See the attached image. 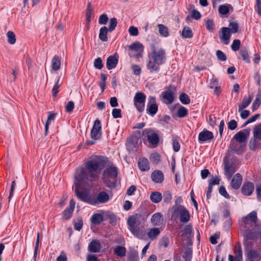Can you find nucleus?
Returning a JSON list of instances; mask_svg holds the SVG:
<instances>
[{
  "instance_id": "cd10ccee",
  "label": "nucleus",
  "mask_w": 261,
  "mask_h": 261,
  "mask_svg": "<svg viewBox=\"0 0 261 261\" xmlns=\"http://www.w3.org/2000/svg\"><path fill=\"white\" fill-rule=\"evenodd\" d=\"M253 98V94L250 95L248 97L244 98L242 103L239 105L238 111H242L247 108L251 103Z\"/></svg>"
},
{
  "instance_id": "f3484780",
  "label": "nucleus",
  "mask_w": 261,
  "mask_h": 261,
  "mask_svg": "<svg viewBox=\"0 0 261 261\" xmlns=\"http://www.w3.org/2000/svg\"><path fill=\"white\" fill-rule=\"evenodd\" d=\"M250 132L249 130L245 129L242 131L237 133L233 137L237 141L241 143L246 142V140L249 136Z\"/></svg>"
},
{
  "instance_id": "e433bc0d",
  "label": "nucleus",
  "mask_w": 261,
  "mask_h": 261,
  "mask_svg": "<svg viewBox=\"0 0 261 261\" xmlns=\"http://www.w3.org/2000/svg\"><path fill=\"white\" fill-rule=\"evenodd\" d=\"M102 215L99 214H94L91 217V222L94 224H99L103 221Z\"/></svg>"
},
{
  "instance_id": "37998d69",
  "label": "nucleus",
  "mask_w": 261,
  "mask_h": 261,
  "mask_svg": "<svg viewBox=\"0 0 261 261\" xmlns=\"http://www.w3.org/2000/svg\"><path fill=\"white\" fill-rule=\"evenodd\" d=\"M261 104V96L257 95L255 99L253 101L252 106V110L253 111L256 110Z\"/></svg>"
},
{
  "instance_id": "052dcab7",
  "label": "nucleus",
  "mask_w": 261,
  "mask_h": 261,
  "mask_svg": "<svg viewBox=\"0 0 261 261\" xmlns=\"http://www.w3.org/2000/svg\"><path fill=\"white\" fill-rule=\"evenodd\" d=\"M216 56L218 59L222 61H225L226 60V55L221 50H217L216 52Z\"/></svg>"
},
{
  "instance_id": "69168bd1",
  "label": "nucleus",
  "mask_w": 261,
  "mask_h": 261,
  "mask_svg": "<svg viewBox=\"0 0 261 261\" xmlns=\"http://www.w3.org/2000/svg\"><path fill=\"white\" fill-rule=\"evenodd\" d=\"M219 193L220 194L224 196L225 198L229 199L230 198V196L229 194L227 193V191L225 190V188L223 186H221L219 188Z\"/></svg>"
},
{
  "instance_id": "ddd939ff",
  "label": "nucleus",
  "mask_w": 261,
  "mask_h": 261,
  "mask_svg": "<svg viewBox=\"0 0 261 261\" xmlns=\"http://www.w3.org/2000/svg\"><path fill=\"white\" fill-rule=\"evenodd\" d=\"M175 92V87L170 85L168 87L167 91L163 92L162 96L164 99L166 100L165 102L166 103H171L173 101V94Z\"/></svg>"
},
{
  "instance_id": "c03bdc74",
  "label": "nucleus",
  "mask_w": 261,
  "mask_h": 261,
  "mask_svg": "<svg viewBox=\"0 0 261 261\" xmlns=\"http://www.w3.org/2000/svg\"><path fill=\"white\" fill-rule=\"evenodd\" d=\"M179 99L180 102L184 105H188L190 102V99L189 96L185 93H182L180 94Z\"/></svg>"
},
{
  "instance_id": "dca6fc26",
  "label": "nucleus",
  "mask_w": 261,
  "mask_h": 261,
  "mask_svg": "<svg viewBox=\"0 0 261 261\" xmlns=\"http://www.w3.org/2000/svg\"><path fill=\"white\" fill-rule=\"evenodd\" d=\"M143 134L146 135L149 143L152 145H156L159 141L158 135L151 129H145L143 131Z\"/></svg>"
},
{
  "instance_id": "a19ab883",
  "label": "nucleus",
  "mask_w": 261,
  "mask_h": 261,
  "mask_svg": "<svg viewBox=\"0 0 261 261\" xmlns=\"http://www.w3.org/2000/svg\"><path fill=\"white\" fill-rule=\"evenodd\" d=\"M240 54L241 56H242L243 60L245 62H246L247 63H250V59H249L248 52L247 49L246 47L242 48L240 50Z\"/></svg>"
},
{
  "instance_id": "c756f323",
  "label": "nucleus",
  "mask_w": 261,
  "mask_h": 261,
  "mask_svg": "<svg viewBox=\"0 0 261 261\" xmlns=\"http://www.w3.org/2000/svg\"><path fill=\"white\" fill-rule=\"evenodd\" d=\"M139 169L142 171H147L149 169V164L146 159H140L138 163Z\"/></svg>"
},
{
  "instance_id": "6e6d98bb",
  "label": "nucleus",
  "mask_w": 261,
  "mask_h": 261,
  "mask_svg": "<svg viewBox=\"0 0 261 261\" xmlns=\"http://www.w3.org/2000/svg\"><path fill=\"white\" fill-rule=\"evenodd\" d=\"M108 17L105 14L100 16L98 20L99 23L100 24H106L108 21Z\"/></svg>"
},
{
  "instance_id": "9b49d317",
  "label": "nucleus",
  "mask_w": 261,
  "mask_h": 261,
  "mask_svg": "<svg viewBox=\"0 0 261 261\" xmlns=\"http://www.w3.org/2000/svg\"><path fill=\"white\" fill-rule=\"evenodd\" d=\"M132 53H130L131 57H134L139 58L141 57V54L143 50V46L142 44L139 42H135L128 46Z\"/></svg>"
},
{
  "instance_id": "412c9836",
  "label": "nucleus",
  "mask_w": 261,
  "mask_h": 261,
  "mask_svg": "<svg viewBox=\"0 0 261 261\" xmlns=\"http://www.w3.org/2000/svg\"><path fill=\"white\" fill-rule=\"evenodd\" d=\"M152 181L155 183H161L164 179V175L160 170L154 171L151 175Z\"/></svg>"
},
{
  "instance_id": "4be33fe9",
  "label": "nucleus",
  "mask_w": 261,
  "mask_h": 261,
  "mask_svg": "<svg viewBox=\"0 0 261 261\" xmlns=\"http://www.w3.org/2000/svg\"><path fill=\"white\" fill-rule=\"evenodd\" d=\"M242 182V177L239 173L236 174L231 180V186L234 189L240 188Z\"/></svg>"
},
{
  "instance_id": "c9c22d12",
  "label": "nucleus",
  "mask_w": 261,
  "mask_h": 261,
  "mask_svg": "<svg viewBox=\"0 0 261 261\" xmlns=\"http://www.w3.org/2000/svg\"><path fill=\"white\" fill-rule=\"evenodd\" d=\"M114 253L118 256L123 257L126 255V250L123 246H118L114 249Z\"/></svg>"
},
{
  "instance_id": "5fc2aeb1",
  "label": "nucleus",
  "mask_w": 261,
  "mask_h": 261,
  "mask_svg": "<svg viewBox=\"0 0 261 261\" xmlns=\"http://www.w3.org/2000/svg\"><path fill=\"white\" fill-rule=\"evenodd\" d=\"M241 45L240 40L239 39H235L233 40L231 44V48L233 51H237L239 50Z\"/></svg>"
},
{
  "instance_id": "f03ea898",
  "label": "nucleus",
  "mask_w": 261,
  "mask_h": 261,
  "mask_svg": "<svg viewBox=\"0 0 261 261\" xmlns=\"http://www.w3.org/2000/svg\"><path fill=\"white\" fill-rule=\"evenodd\" d=\"M151 57L153 60H149L147 63V67L151 72L158 71L160 65L164 64L166 59L165 49L157 44H152L150 47Z\"/></svg>"
},
{
  "instance_id": "8fccbe9b",
  "label": "nucleus",
  "mask_w": 261,
  "mask_h": 261,
  "mask_svg": "<svg viewBox=\"0 0 261 261\" xmlns=\"http://www.w3.org/2000/svg\"><path fill=\"white\" fill-rule=\"evenodd\" d=\"M188 114V110L186 108L183 107L179 108L177 112L178 117L180 118L185 117Z\"/></svg>"
},
{
  "instance_id": "1a4fd4ad",
  "label": "nucleus",
  "mask_w": 261,
  "mask_h": 261,
  "mask_svg": "<svg viewBox=\"0 0 261 261\" xmlns=\"http://www.w3.org/2000/svg\"><path fill=\"white\" fill-rule=\"evenodd\" d=\"M181 253L175 252L174 254V261H191L192 256V250L190 248H186L184 250L182 258L180 255Z\"/></svg>"
},
{
  "instance_id": "6ab92c4d",
  "label": "nucleus",
  "mask_w": 261,
  "mask_h": 261,
  "mask_svg": "<svg viewBox=\"0 0 261 261\" xmlns=\"http://www.w3.org/2000/svg\"><path fill=\"white\" fill-rule=\"evenodd\" d=\"M101 244L99 241L96 240H92L89 244L88 250L91 252L98 253L101 250Z\"/></svg>"
},
{
  "instance_id": "e2e57ef3",
  "label": "nucleus",
  "mask_w": 261,
  "mask_h": 261,
  "mask_svg": "<svg viewBox=\"0 0 261 261\" xmlns=\"http://www.w3.org/2000/svg\"><path fill=\"white\" fill-rule=\"evenodd\" d=\"M237 126V122L234 120H231L228 123V127L230 130H234Z\"/></svg>"
},
{
  "instance_id": "bb28decb",
  "label": "nucleus",
  "mask_w": 261,
  "mask_h": 261,
  "mask_svg": "<svg viewBox=\"0 0 261 261\" xmlns=\"http://www.w3.org/2000/svg\"><path fill=\"white\" fill-rule=\"evenodd\" d=\"M213 134L208 130H204L201 132L198 136V140L201 142L206 141L213 138Z\"/></svg>"
},
{
  "instance_id": "4468645a",
  "label": "nucleus",
  "mask_w": 261,
  "mask_h": 261,
  "mask_svg": "<svg viewBox=\"0 0 261 261\" xmlns=\"http://www.w3.org/2000/svg\"><path fill=\"white\" fill-rule=\"evenodd\" d=\"M101 129L100 121L98 119H97L95 121L91 131V138L95 140L98 139L101 136Z\"/></svg>"
},
{
  "instance_id": "4d7b16f0",
  "label": "nucleus",
  "mask_w": 261,
  "mask_h": 261,
  "mask_svg": "<svg viewBox=\"0 0 261 261\" xmlns=\"http://www.w3.org/2000/svg\"><path fill=\"white\" fill-rule=\"evenodd\" d=\"M218 86H219L218 81L215 77H214V75H213L212 79L210 80V87L211 89H213L215 87H216Z\"/></svg>"
},
{
  "instance_id": "5701e85b",
  "label": "nucleus",
  "mask_w": 261,
  "mask_h": 261,
  "mask_svg": "<svg viewBox=\"0 0 261 261\" xmlns=\"http://www.w3.org/2000/svg\"><path fill=\"white\" fill-rule=\"evenodd\" d=\"M254 189L253 184L251 182H247L243 184L242 187V193L246 196L252 194Z\"/></svg>"
},
{
  "instance_id": "473e14b6",
  "label": "nucleus",
  "mask_w": 261,
  "mask_h": 261,
  "mask_svg": "<svg viewBox=\"0 0 261 261\" xmlns=\"http://www.w3.org/2000/svg\"><path fill=\"white\" fill-rule=\"evenodd\" d=\"M108 31H109L106 27H103L100 28L99 33V38L101 41L103 42L108 41L107 34Z\"/></svg>"
},
{
  "instance_id": "13d9d810",
  "label": "nucleus",
  "mask_w": 261,
  "mask_h": 261,
  "mask_svg": "<svg viewBox=\"0 0 261 261\" xmlns=\"http://www.w3.org/2000/svg\"><path fill=\"white\" fill-rule=\"evenodd\" d=\"M150 160H151V161L155 163V164H157L160 161V155L157 153H152L151 155V156H150Z\"/></svg>"
},
{
  "instance_id": "f257e3e1",
  "label": "nucleus",
  "mask_w": 261,
  "mask_h": 261,
  "mask_svg": "<svg viewBox=\"0 0 261 261\" xmlns=\"http://www.w3.org/2000/svg\"><path fill=\"white\" fill-rule=\"evenodd\" d=\"M105 164V161L97 156L87 161L84 167L76 169L74 184L76 186H80L82 181L88 184L91 178L97 177Z\"/></svg>"
},
{
  "instance_id": "423d86ee",
  "label": "nucleus",
  "mask_w": 261,
  "mask_h": 261,
  "mask_svg": "<svg viewBox=\"0 0 261 261\" xmlns=\"http://www.w3.org/2000/svg\"><path fill=\"white\" fill-rule=\"evenodd\" d=\"M85 181H82L80 186H76L75 192L77 197L82 201L92 205L93 197L90 196L87 192L85 191H80L79 188L85 187V185H87ZM75 185H76L75 184Z\"/></svg>"
},
{
  "instance_id": "20e7f679",
  "label": "nucleus",
  "mask_w": 261,
  "mask_h": 261,
  "mask_svg": "<svg viewBox=\"0 0 261 261\" xmlns=\"http://www.w3.org/2000/svg\"><path fill=\"white\" fill-rule=\"evenodd\" d=\"M117 175V168L115 166H110L104 170L102 179L108 188L111 189L115 188L116 183L114 180Z\"/></svg>"
},
{
  "instance_id": "f704fd0d",
  "label": "nucleus",
  "mask_w": 261,
  "mask_h": 261,
  "mask_svg": "<svg viewBox=\"0 0 261 261\" xmlns=\"http://www.w3.org/2000/svg\"><path fill=\"white\" fill-rule=\"evenodd\" d=\"M53 69L57 71L60 68L61 61L59 57L55 56L51 60Z\"/></svg>"
},
{
  "instance_id": "a211bd4d",
  "label": "nucleus",
  "mask_w": 261,
  "mask_h": 261,
  "mask_svg": "<svg viewBox=\"0 0 261 261\" xmlns=\"http://www.w3.org/2000/svg\"><path fill=\"white\" fill-rule=\"evenodd\" d=\"M225 174L229 179L236 171L235 166L232 164H229L227 160H224Z\"/></svg>"
},
{
  "instance_id": "79ce46f5",
  "label": "nucleus",
  "mask_w": 261,
  "mask_h": 261,
  "mask_svg": "<svg viewBox=\"0 0 261 261\" xmlns=\"http://www.w3.org/2000/svg\"><path fill=\"white\" fill-rule=\"evenodd\" d=\"M7 37L8 38L7 41L10 44H14L16 41V38L14 33L11 31H9L7 33Z\"/></svg>"
},
{
  "instance_id": "0eeeda50",
  "label": "nucleus",
  "mask_w": 261,
  "mask_h": 261,
  "mask_svg": "<svg viewBox=\"0 0 261 261\" xmlns=\"http://www.w3.org/2000/svg\"><path fill=\"white\" fill-rule=\"evenodd\" d=\"M253 133V139L250 141L249 145L250 148L252 150L255 149L260 145L258 141L261 140V124L254 128Z\"/></svg>"
},
{
  "instance_id": "774afa93",
  "label": "nucleus",
  "mask_w": 261,
  "mask_h": 261,
  "mask_svg": "<svg viewBox=\"0 0 261 261\" xmlns=\"http://www.w3.org/2000/svg\"><path fill=\"white\" fill-rule=\"evenodd\" d=\"M220 234L219 232L216 233L214 236L210 237V240L212 244H216L217 243V239L220 238Z\"/></svg>"
},
{
  "instance_id": "4c0bfd02",
  "label": "nucleus",
  "mask_w": 261,
  "mask_h": 261,
  "mask_svg": "<svg viewBox=\"0 0 261 261\" xmlns=\"http://www.w3.org/2000/svg\"><path fill=\"white\" fill-rule=\"evenodd\" d=\"M93 9L91 3H88L86 10V20L91 21V17L93 16Z\"/></svg>"
},
{
  "instance_id": "2eb2a0df",
  "label": "nucleus",
  "mask_w": 261,
  "mask_h": 261,
  "mask_svg": "<svg viewBox=\"0 0 261 261\" xmlns=\"http://www.w3.org/2000/svg\"><path fill=\"white\" fill-rule=\"evenodd\" d=\"M234 257L232 255H228L229 261H242V250L241 245L238 243L234 248Z\"/></svg>"
},
{
  "instance_id": "ea45409f",
  "label": "nucleus",
  "mask_w": 261,
  "mask_h": 261,
  "mask_svg": "<svg viewBox=\"0 0 261 261\" xmlns=\"http://www.w3.org/2000/svg\"><path fill=\"white\" fill-rule=\"evenodd\" d=\"M160 34L165 37L169 35L168 29L167 27L162 24H159L158 25Z\"/></svg>"
},
{
  "instance_id": "58836bf2",
  "label": "nucleus",
  "mask_w": 261,
  "mask_h": 261,
  "mask_svg": "<svg viewBox=\"0 0 261 261\" xmlns=\"http://www.w3.org/2000/svg\"><path fill=\"white\" fill-rule=\"evenodd\" d=\"M181 36L184 38H191L193 37V32L189 27H186L181 32Z\"/></svg>"
},
{
  "instance_id": "680f3d73",
  "label": "nucleus",
  "mask_w": 261,
  "mask_h": 261,
  "mask_svg": "<svg viewBox=\"0 0 261 261\" xmlns=\"http://www.w3.org/2000/svg\"><path fill=\"white\" fill-rule=\"evenodd\" d=\"M128 32L129 34L133 36H136L138 35L139 33L137 28L134 26H131L129 28Z\"/></svg>"
},
{
  "instance_id": "864d4df0",
  "label": "nucleus",
  "mask_w": 261,
  "mask_h": 261,
  "mask_svg": "<svg viewBox=\"0 0 261 261\" xmlns=\"http://www.w3.org/2000/svg\"><path fill=\"white\" fill-rule=\"evenodd\" d=\"M94 66L95 68L98 69H101L102 68L103 65L102 64V60L100 58L96 59L94 62Z\"/></svg>"
},
{
  "instance_id": "39448f33",
  "label": "nucleus",
  "mask_w": 261,
  "mask_h": 261,
  "mask_svg": "<svg viewBox=\"0 0 261 261\" xmlns=\"http://www.w3.org/2000/svg\"><path fill=\"white\" fill-rule=\"evenodd\" d=\"M172 217H179L180 221L183 223H187L190 219V213L181 205H174L172 208Z\"/></svg>"
},
{
  "instance_id": "72a5a7b5",
  "label": "nucleus",
  "mask_w": 261,
  "mask_h": 261,
  "mask_svg": "<svg viewBox=\"0 0 261 261\" xmlns=\"http://www.w3.org/2000/svg\"><path fill=\"white\" fill-rule=\"evenodd\" d=\"M232 10L233 8L232 6L229 4H225V5H220L218 9V11L220 14L222 15H226L229 12V10Z\"/></svg>"
},
{
  "instance_id": "de8ad7c7",
  "label": "nucleus",
  "mask_w": 261,
  "mask_h": 261,
  "mask_svg": "<svg viewBox=\"0 0 261 261\" xmlns=\"http://www.w3.org/2000/svg\"><path fill=\"white\" fill-rule=\"evenodd\" d=\"M60 77H59L58 78V79H57V82H56V84L55 85V86L53 88L52 94H53V97H56L57 96V93L59 92V87H60V86L61 85V83H60Z\"/></svg>"
},
{
  "instance_id": "a18cd8bd",
  "label": "nucleus",
  "mask_w": 261,
  "mask_h": 261,
  "mask_svg": "<svg viewBox=\"0 0 261 261\" xmlns=\"http://www.w3.org/2000/svg\"><path fill=\"white\" fill-rule=\"evenodd\" d=\"M117 24V20L116 18H112L110 19L108 30L110 32L113 31Z\"/></svg>"
},
{
  "instance_id": "7c9ffc66",
  "label": "nucleus",
  "mask_w": 261,
  "mask_h": 261,
  "mask_svg": "<svg viewBox=\"0 0 261 261\" xmlns=\"http://www.w3.org/2000/svg\"><path fill=\"white\" fill-rule=\"evenodd\" d=\"M162 194L159 192H153L150 195L151 201L154 203L160 202L162 200Z\"/></svg>"
},
{
  "instance_id": "393cba45",
  "label": "nucleus",
  "mask_w": 261,
  "mask_h": 261,
  "mask_svg": "<svg viewBox=\"0 0 261 261\" xmlns=\"http://www.w3.org/2000/svg\"><path fill=\"white\" fill-rule=\"evenodd\" d=\"M230 38V30L228 28L222 29V35L220 37L221 40L226 45L229 43Z\"/></svg>"
},
{
  "instance_id": "3c124183",
  "label": "nucleus",
  "mask_w": 261,
  "mask_h": 261,
  "mask_svg": "<svg viewBox=\"0 0 261 261\" xmlns=\"http://www.w3.org/2000/svg\"><path fill=\"white\" fill-rule=\"evenodd\" d=\"M163 200L164 202L168 203L172 199V194L169 191H166L163 194Z\"/></svg>"
},
{
  "instance_id": "6e6552de",
  "label": "nucleus",
  "mask_w": 261,
  "mask_h": 261,
  "mask_svg": "<svg viewBox=\"0 0 261 261\" xmlns=\"http://www.w3.org/2000/svg\"><path fill=\"white\" fill-rule=\"evenodd\" d=\"M145 100L146 96L144 93L142 92L136 93L134 98V104L139 112H142L144 111Z\"/></svg>"
},
{
  "instance_id": "a878e982",
  "label": "nucleus",
  "mask_w": 261,
  "mask_h": 261,
  "mask_svg": "<svg viewBox=\"0 0 261 261\" xmlns=\"http://www.w3.org/2000/svg\"><path fill=\"white\" fill-rule=\"evenodd\" d=\"M118 62V57L116 56H109L107 60V67L109 70L114 68Z\"/></svg>"
},
{
  "instance_id": "09e8293b",
  "label": "nucleus",
  "mask_w": 261,
  "mask_h": 261,
  "mask_svg": "<svg viewBox=\"0 0 261 261\" xmlns=\"http://www.w3.org/2000/svg\"><path fill=\"white\" fill-rule=\"evenodd\" d=\"M245 220H249L252 222L255 223L257 220V214L255 211H253L249 213L247 216L245 218Z\"/></svg>"
},
{
  "instance_id": "0e129e2a",
  "label": "nucleus",
  "mask_w": 261,
  "mask_h": 261,
  "mask_svg": "<svg viewBox=\"0 0 261 261\" xmlns=\"http://www.w3.org/2000/svg\"><path fill=\"white\" fill-rule=\"evenodd\" d=\"M74 103L72 101H68L65 106L66 111L70 113L72 112L74 109Z\"/></svg>"
},
{
  "instance_id": "aec40b11",
  "label": "nucleus",
  "mask_w": 261,
  "mask_h": 261,
  "mask_svg": "<svg viewBox=\"0 0 261 261\" xmlns=\"http://www.w3.org/2000/svg\"><path fill=\"white\" fill-rule=\"evenodd\" d=\"M75 204V203L74 200L73 199H71L70 201V203H69V208L68 209H66L63 212V219L67 220V219H69L71 217L72 214L74 209Z\"/></svg>"
},
{
  "instance_id": "f8f14e48",
  "label": "nucleus",
  "mask_w": 261,
  "mask_h": 261,
  "mask_svg": "<svg viewBox=\"0 0 261 261\" xmlns=\"http://www.w3.org/2000/svg\"><path fill=\"white\" fill-rule=\"evenodd\" d=\"M158 110V106L156 102L155 97L149 96L146 109L147 113L151 116H154Z\"/></svg>"
},
{
  "instance_id": "338daca9",
  "label": "nucleus",
  "mask_w": 261,
  "mask_h": 261,
  "mask_svg": "<svg viewBox=\"0 0 261 261\" xmlns=\"http://www.w3.org/2000/svg\"><path fill=\"white\" fill-rule=\"evenodd\" d=\"M83 225L82 220L81 219H79L77 222L74 223V227L76 230L79 231L82 229Z\"/></svg>"
},
{
  "instance_id": "603ef678",
  "label": "nucleus",
  "mask_w": 261,
  "mask_h": 261,
  "mask_svg": "<svg viewBox=\"0 0 261 261\" xmlns=\"http://www.w3.org/2000/svg\"><path fill=\"white\" fill-rule=\"evenodd\" d=\"M229 28L230 30V32L232 33H236L238 32L239 25L236 22H231L229 23Z\"/></svg>"
},
{
  "instance_id": "9d476101",
  "label": "nucleus",
  "mask_w": 261,
  "mask_h": 261,
  "mask_svg": "<svg viewBox=\"0 0 261 261\" xmlns=\"http://www.w3.org/2000/svg\"><path fill=\"white\" fill-rule=\"evenodd\" d=\"M110 199V196L108 193L105 191L100 192L96 195V198L93 197L92 205H96L99 204H103L107 203Z\"/></svg>"
},
{
  "instance_id": "bf43d9fd",
  "label": "nucleus",
  "mask_w": 261,
  "mask_h": 261,
  "mask_svg": "<svg viewBox=\"0 0 261 261\" xmlns=\"http://www.w3.org/2000/svg\"><path fill=\"white\" fill-rule=\"evenodd\" d=\"M121 110L119 109H113L112 110V116L114 118H118L121 117Z\"/></svg>"
},
{
  "instance_id": "b1692460",
  "label": "nucleus",
  "mask_w": 261,
  "mask_h": 261,
  "mask_svg": "<svg viewBox=\"0 0 261 261\" xmlns=\"http://www.w3.org/2000/svg\"><path fill=\"white\" fill-rule=\"evenodd\" d=\"M181 232H182L181 236L186 237L188 243L191 245V239L193 237L191 225L190 224L186 225L185 228Z\"/></svg>"
},
{
  "instance_id": "c85d7f7f",
  "label": "nucleus",
  "mask_w": 261,
  "mask_h": 261,
  "mask_svg": "<svg viewBox=\"0 0 261 261\" xmlns=\"http://www.w3.org/2000/svg\"><path fill=\"white\" fill-rule=\"evenodd\" d=\"M163 221V216L160 213L154 214L151 218V223L154 226L159 225Z\"/></svg>"
},
{
  "instance_id": "2f4dec72",
  "label": "nucleus",
  "mask_w": 261,
  "mask_h": 261,
  "mask_svg": "<svg viewBox=\"0 0 261 261\" xmlns=\"http://www.w3.org/2000/svg\"><path fill=\"white\" fill-rule=\"evenodd\" d=\"M161 230L159 228L154 227L148 231L147 236L151 240L155 239L158 236L160 233Z\"/></svg>"
},
{
  "instance_id": "49530a36",
  "label": "nucleus",
  "mask_w": 261,
  "mask_h": 261,
  "mask_svg": "<svg viewBox=\"0 0 261 261\" xmlns=\"http://www.w3.org/2000/svg\"><path fill=\"white\" fill-rule=\"evenodd\" d=\"M55 114L50 113L47 117V120L45 125V135H47V132L48 130L49 125L50 121L53 120L55 119Z\"/></svg>"
},
{
  "instance_id": "7ed1b4c3",
  "label": "nucleus",
  "mask_w": 261,
  "mask_h": 261,
  "mask_svg": "<svg viewBox=\"0 0 261 261\" xmlns=\"http://www.w3.org/2000/svg\"><path fill=\"white\" fill-rule=\"evenodd\" d=\"M148 215L135 213L128 217L127 224L130 231L137 238L142 239L144 233L140 227V225L145 221Z\"/></svg>"
}]
</instances>
